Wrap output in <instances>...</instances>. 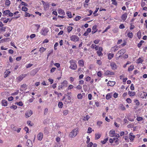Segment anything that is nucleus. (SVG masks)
I'll use <instances>...</instances> for the list:
<instances>
[{
  "label": "nucleus",
  "instance_id": "nucleus-1",
  "mask_svg": "<svg viewBox=\"0 0 147 147\" xmlns=\"http://www.w3.org/2000/svg\"><path fill=\"white\" fill-rule=\"evenodd\" d=\"M78 128H76L73 129L71 131L69 134V136L71 138H73L75 137L78 134Z\"/></svg>",
  "mask_w": 147,
  "mask_h": 147
},
{
  "label": "nucleus",
  "instance_id": "nucleus-2",
  "mask_svg": "<svg viewBox=\"0 0 147 147\" xmlns=\"http://www.w3.org/2000/svg\"><path fill=\"white\" fill-rule=\"evenodd\" d=\"M69 62L71 64V65L69 66V68L73 70L76 69L77 68V65L74 61L73 60H71L69 61Z\"/></svg>",
  "mask_w": 147,
  "mask_h": 147
},
{
  "label": "nucleus",
  "instance_id": "nucleus-3",
  "mask_svg": "<svg viewBox=\"0 0 147 147\" xmlns=\"http://www.w3.org/2000/svg\"><path fill=\"white\" fill-rule=\"evenodd\" d=\"M49 32L48 28L46 27H43L41 30L40 32L41 34L43 36H46L47 35Z\"/></svg>",
  "mask_w": 147,
  "mask_h": 147
},
{
  "label": "nucleus",
  "instance_id": "nucleus-4",
  "mask_svg": "<svg viewBox=\"0 0 147 147\" xmlns=\"http://www.w3.org/2000/svg\"><path fill=\"white\" fill-rule=\"evenodd\" d=\"M70 40L75 42L79 40V38L77 36L73 35L70 37Z\"/></svg>",
  "mask_w": 147,
  "mask_h": 147
},
{
  "label": "nucleus",
  "instance_id": "nucleus-5",
  "mask_svg": "<svg viewBox=\"0 0 147 147\" xmlns=\"http://www.w3.org/2000/svg\"><path fill=\"white\" fill-rule=\"evenodd\" d=\"M33 114V112L32 111L30 110L27 111L25 113V116L26 118H28Z\"/></svg>",
  "mask_w": 147,
  "mask_h": 147
},
{
  "label": "nucleus",
  "instance_id": "nucleus-6",
  "mask_svg": "<svg viewBox=\"0 0 147 147\" xmlns=\"http://www.w3.org/2000/svg\"><path fill=\"white\" fill-rule=\"evenodd\" d=\"M105 74L106 75L112 76L114 75V73L112 71L107 70L105 71Z\"/></svg>",
  "mask_w": 147,
  "mask_h": 147
},
{
  "label": "nucleus",
  "instance_id": "nucleus-7",
  "mask_svg": "<svg viewBox=\"0 0 147 147\" xmlns=\"http://www.w3.org/2000/svg\"><path fill=\"white\" fill-rule=\"evenodd\" d=\"M43 137V134L41 132H39L37 135V138L39 140L41 141Z\"/></svg>",
  "mask_w": 147,
  "mask_h": 147
},
{
  "label": "nucleus",
  "instance_id": "nucleus-8",
  "mask_svg": "<svg viewBox=\"0 0 147 147\" xmlns=\"http://www.w3.org/2000/svg\"><path fill=\"white\" fill-rule=\"evenodd\" d=\"M26 74H22L19 76L17 78V80H18L20 81H21L24 78H25L26 76Z\"/></svg>",
  "mask_w": 147,
  "mask_h": 147
},
{
  "label": "nucleus",
  "instance_id": "nucleus-9",
  "mask_svg": "<svg viewBox=\"0 0 147 147\" xmlns=\"http://www.w3.org/2000/svg\"><path fill=\"white\" fill-rule=\"evenodd\" d=\"M110 65L111 67V69L113 70L116 69L117 68V65L115 63L112 62L110 63Z\"/></svg>",
  "mask_w": 147,
  "mask_h": 147
},
{
  "label": "nucleus",
  "instance_id": "nucleus-10",
  "mask_svg": "<svg viewBox=\"0 0 147 147\" xmlns=\"http://www.w3.org/2000/svg\"><path fill=\"white\" fill-rule=\"evenodd\" d=\"M119 48V46L117 45H116L111 47V51L112 52H115L118 50Z\"/></svg>",
  "mask_w": 147,
  "mask_h": 147
},
{
  "label": "nucleus",
  "instance_id": "nucleus-11",
  "mask_svg": "<svg viewBox=\"0 0 147 147\" xmlns=\"http://www.w3.org/2000/svg\"><path fill=\"white\" fill-rule=\"evenodd\" d=\"M115 132L114 130H111L109 132V136L111 137H112L115 136Z\"/></svg>",
  "mask_w": 147,
  "mask_h": 147
},
{
  "label": "nucleus",
  "instance_id": "nucleus-12",
  "mask_svg": "<svg viewBox=\"0 0 147 147\" xmlns=\"http://www.w3.org/2000/svg\"><path fill=\"white\" fill-rule=\"evenodd\" d=\"M26 145L28 147H32L33 146L32 141L30 140H28L26 142Z\"/></svg>",
  "mask_w": 147,
  "mask_h": 147
},
{
  "label": "nucleus",
  "instance_id": "nucleus-13",
  "mask_svg": "<svg viewBox=\"0 0 147 147\" xmlns=\"http://www.w3.org/2000/svg\"><path fill=\"white\" fill-rule=\"evenodd\" d=\"M127 13H125L123 14L121 16V18L122 20L123 21H125L127 17Z\"/></svg>",
  "mask_w": 147,
  "mask_h": 147
},
{
  "label": "nucleus",
  "instance_id": "nucleus-14",
  "mask_svg": "<svg viewBox=\"0 0 147 147\" xmlns=\"http://www.w3.org/2000/svg\"><path fill=\"white\" fill-rule=\"evenodd\" d=\"M92 34H93L97 31L98 29H97V26L96 25H94L93 26L92 28Z\"/></svg>",
  "mask_w": 147,
  "mask_h": 147
},
{
  "label": "nucleus",
  "instance_id": "nucleus-15",
  "mask_svg": "<svg viewBox=\"0 0 147 147\" xmlns=\"http://www.w3.org/2000/svg\"><path fill=\"white\" fill-rule=\"evenodd\" d=\"M49 128L48 127H45L44 129V132L45 134H48L49 133Z\"/></svg>",
  "mask_w": 147,
  "mask_h": 147
},
{
  "label": "nucleus",
  "instance_id": "nucleus-16",
  "mask_svg": "<svg viewBox=\"0 0 147 147\" xmlns=\"http://www.w3.org/2000/svg\"><path fill=\"white\" fill-rule=\"evenodd\" d=\"M1 104L3 106H7V102L6 100H2Z\"/></svg>",
  "mask_w": 147,
  "mask_h": 147
},
{
  "label": "nucleus",
  "instance_id": "nucleus-17",
  "mask_svg": "<svg viewBox=\"0 0 147 147\" xmlns=\"http://www.w3.org/2000/svg\"><path fill=\"white\" fill-rule=\"evenodd\" d=\"M61 85L63 87H66L67 86L68 84L66 80H65L61 83Z\"/></svg>",
  "mask_w": 147,
  "mask_h": 147
},
{
  "label": "nucleus",
  "instance_id": "nucleus-18",
  "mask_svg": "<svg viewBox=\"0 0 147 147\" xmlns=\"http://www.w3.org/2000/svg\"><path fill=\"white\" fill-rule=\"evenodd\" d=\"M27 89V86L26 84H23L21 86L20 90L23 91V90H25Z\"/></svg>",
  "mask_w": 147,
  "mask_h": 147
},
{
  "label": "nucleus",
  "instance_id": "nucleus-19",
  "mask_svg": "<svg viewBox=\"0 0 147 147\" xmlns=\"http://www.w3.org/2000/svg\"><path fill=\"white\" fill-rule=\"evenodd\" d=\"M58 13L59 14L64 15L65 14L64 11L61 9H59L58 10Z\"/></svg>",
  "mask_w": 147,
  "mask_h": 147
},
{
  "label": "nucleus",
  "instance_id": "nucleus-20",
  "mask_svg": "<svg viewBox=\"0 0 147 147\" xmlns=\"http://www.w3.org/2000/svg\"><path fill=\"white\" fill-rule=\"evenodd\" d=\"M115 82L109 81L107 84L109 86H113L115 84Z\"/></svg>",
  "mask_w": 147,
  "mask_h": 147
},
{
  "label": "nucleus",
  "instance_id": "nucleus-21",
  "mask_svg": "<svg viewBox=\"0 0 147 147\" xmlns=\"http://www.w3.org/2000/svg\"><path fill=\"white\" fill-rule=\"evenodd\" d=\"M125 52L126 50L124 49H122L118 52V53H119L121 55H123L125 53Z\"/></svg>",
  "mask_w": 147,
  "mask_h": 147
},
{
  "label": "nucleus",
  "instance_id": "nucleus-22",
  "mask_svg": "<svg viewBox=\"0 0 147 147\" xmlns=\"http://www.w3.org/2000/svg\"><path fill=\"white\" fill-rule=\"evenodd\" d=\"M101 134L100 133H96L95 134V139L97 140L99 139L101 137Z\"/></svg>",
  "mask_w": 147,
  "mask_h": 147
},
{
  "label": "nucleus",
  "instance_id": "nucleus-23",
  "mask_svg": "<svg viewBox=\"0 0 147 147\" xmlns=\"http://www.w3.org/2000/svg\"><path fill=\"white\" fill-rule=\"evenodd\" d=\"M78 63L81 67H83L84 66V62L82 60H79L78 61Z\"/></svg>",
  "mask_w": 147,
  "mask_h": 147
},
{
  "label": "nucleus",
  "instance_id": "nucleus-24",
  "mask_svg": "<svg viewBox=\"0 0 147 147\" xmlns=\"http://www.w3.org/2000/svg\"><path fill=\"white\" fill-rule=\"evenodd\" d=\"M132 134H133L132 133H130L129 134V139L131 141H133L135 138V136L133 135Z\"/></svg>",
  "mask_w": 147,
  "mask_h": 147
},
{
  "label": "nucleus",
  "instance_id": "nucleus-25",
  "mask_svg": "<svg viewBox=\"0 0 147 147\" xmlns=\"http://www.w3.org/2000/svg\"><path fill=\"white\" fill-rule=\"evenodd\" d=\"M134 66L133 65H131L130 66L128 67V71H132L134 69Z\"/></svg>",
  "mask_w": 147,
  "mask_h": 147
},
{
  "label": "nucleus",
  "instance_id": "nucleus-26",
  "mask_svg": "<svg viewBox=\"0 0 147 147\" xmlns=\"http://www.w3.org/2000/svg\"><path fill=\"white\" fill-rule=\"evenodd\" d=\"M10 73V72L9 71L6 70L5 72V74L4 76V77L5 78H6L7 76H8L9 74Z\"/></svg>",
  "mask_w": 147,
  "mask_h": 147
},
{
  "label": "nucleus",
  "instance_id": "nucleus-27",
  "mask_svg": "<svg viewBox=\"0 0 147 147\" xmlns=\"http://www.w3.org/2000/svg\"><path fill=\"white\" fill-rule=\"evenodd\" d=\"M143 61L144 60L143 59H141V58H139L137 60L136 63L138 64H139L140 63H142Z\"/></svg>",
  "mask_w": 147,
  "mask_h": 147
},
{
  "label": "nucleus",
  "instance_id": "nucleus-28",
  "mask_svg": "<svg viewBox=\"0 0 147 147\" xmlns=\"http://www.w3.org/2000/svg\"><path fill=\"white\" fill-rule=\"evenodd\" d=\"M127 36L129 38H132L133 36V34L131 32H129L127 34Z\"/></svg>",
  "mask_w": 147,
  "mask_h": 147
},
{
  "label": "nucleus",
  "instance_id": "nucleus-29",
  "mask_svg": "<svg viewBox=\"0 0 147 147\" xmlns=\"http://www.w3.org/2000/svg\"><path fill=\"white\" fill-rule=\"evenodd\" d=\"M113 138V142H115L116 144H118L119 142H118L119 139L117 138Z\"/></svg>",
  "mask_w": 147,
  "mask_h": 147
},
{
  "label": "nucleus",
  "instance_id": "nucleus-30",
  "mask_svg": "<svg viewBox=\"0 0 147 147\" xmlns=\"http://www.w3.org/2000/svg\"><path fill=\"white\" fill-rule=\"evenodd\" d=\"M44 8L45 10H47L49 9V5L48 3H46L44 5Z\"/></svg>",
  "mask_w": 147,
  "mask_h": 147
},
{
  "label": "nucleus",
  "instance_id": "nucleus-31",
  "mask_svg": "<svg viewBox=\"0 0 147 147\" xmlns=\"http://www.w3.org/2000/svg\"><path fill=\"white\" fill-rule=\"evenodd\" d=\"M114 56V54L113 53H109L108 55V59H111Z\"/></svg>",
  "mask_w": 147,
  "mask_h": 147
},
{
  "label": "nucleus",
  "instance_id": "nucleus-32",
  "mask_svg": "<svg viewBox=\"0 0 147 147\" xmlns=\"http://www.w3.org/2000/svg\"><path fill=\"white\" fill-rule=\"evenodd\" d=\"M11 127L13 131H16L17 128L14 125H11Z\"/></svg>",
  "mask_w": 147,
  "mask_h": 147
},
{
  "label": "nucleus",
  "instance_id": "nucleus-33",
  "mask_svg": "<svg viewBox=\"0 0 147 147\" xmlns=\"http://www.w3.org/2000/svg\"><path fill=\"white\" fill-rule=\"evenodd\" d=\"M128 94L130 96H133L135 94L134 92L129 91L128 92Z\"/></svg>",
  "mask_w": 147,
  "mask_h": 147
},
{
  "label": "nucleus",
  "instance_id": "nucleus-34",
  "mask_svg": "<svg viewBox=\"0 0 147 147\" xmlns=\"http://www.w3.org/2000/svg\"><path fill=\"white\" fill-rule=\"evenodd\" d=\"M144 42V41H143V40H141L140 42H139V43L138 45V47H139V48H140L142 45V43H143Z\"/></svg>",
  "mask_w": 147,
  "mask_h": 147
},
{
  "label": "nucleus",
  "instance_id": "nucleus-35",
  "mask_svg": "<svg viewBox=\"0 0 147 147\" xmlns=\"http://www.w3.org/2000/svg\"><path fill=\"white\" fill-rule=\"evenodd\" d=\"M46 50V48H44V47H42L40 48L39 51L41 53H42Z\"/></svg>",
  "mask_w": 147,
  "mask_h": 147
},
{
  "label": "nucleus",
  "instance_id": "nucleus-36",
  "mask_svg": "<svg viewBox=\"0 0 147 147\" xmlns=\"http://www.w3.org/2000/svg\"><path fill=\"white\" fill-rule=\"evenodd\" d=\"M137 36L138 38L140 39L141 37V33L140 31H139L137 33Z\"/></svg>",
  "mask_w": 147,
  "mask_h": 147
},
{
  "label": "nucleus",
  "instance_id": "nucleus-37",
  "mask_svg": "<svg viewBox=\"0 0 147 147\" xmlns=\"http://www.w3.org/2000/svg\"><path fill=\"white\" fill-rule=\"evenodd\" d=\"M67 16L69 18H72V16L71 15V12L69 11H68L67 12Z\"/></svg>",
  "mask_w": 147,
  "mask_h": 147
},
{
  "label": "nucleus",
  "instance_id": "nucleus-38",
  "mask_svg": "<svg viewBox=\"0 0 147 147\" xmlns=\"http://www.w3.org/2000/svg\"><path fill=\"white\" fill-rule=\"evenodd\" d=\"M58 107L60 108H61L62 107L63 104L61 102H59L58 103Z\"/></svg>",
  "mask_w": 147,
  "mask_h": 147
},
{
  "label": "nucleus",
  "instance_id": "nucleus-39",
  "mask_svg": "<svg viewBox=\"0 0 147 147\" xmlns=\"http://www.w3.org/2000/svg\"><path fill=\"white\" fill-rule=\"evenodd\" d=\"M73 28L71 26H68L67 28V32L69 33L72 30Z\"/></svg>",
  "mask_w": 147,
  "mask_h": 147
},
{
  "label": "nucleus",
  "instance_id": "nucleus-40",
  "mask_svg": "<svg viewBox=\"0 0 147 147\" xmlns=\"http://www.w3.org/2000/svg\"><path fill=\"white\" fill-rule=\"evenodd\" d=\"M111 97V95L110 93L108 94L106 96V98L107 100H109Z\"/></svg>",
  "mask_w": 147,
  "mask_h": 147
},
{
  "label": "nucleus",
  "instance_id": "nucleus-41",
  "mask_svg": "<svg viewBox=\"0 0 147 147\" xmlns=\"http://www.w3.org/2000/svg\"><path fill=\"white\" fill-rule=\"evenodd\" d=\"M130 30H132L134 29V28H135V26L132 24V23H131L130 24Z\"/></svg>",
  "mask_w": 147,
  "mask_h": 147
},
{
  "label": "nucleus",
  "instance_id": "nucleus-42",
  "mask_svg": "<svg viewBox=\"0 0 147 147\" xmlns=\"http://www.w3.org/2000/svg\"><path fill=\"white\" fill-rule=\"evenodd\" d=\"M11 2L9 0H6L5 1V5H6L9 6Z\"/></svg>",
  "mask_w": 147,
  "mask_h": 147
},
{
  "label": "nucleus",
  "instance_id": "nucleus-43",
  "mask_svg": "<svg viewBox=\"0 0 147 147\" xmlns=\"http://www.w3.org/2000/svg\"><path fill=\"white\" fill-rule=\"evenodd\" d=\"M10 11L9 10H6L3 11V13L5 15H7V14H9V13H10Z\"/></svg>",
  "mask_w": 147,
  "mask_h": 147
},
{
  "label": "nucleus",
  "instance_id": "nucleus-44",
  "mask_svg": "<svg viewBox=\"0 0 147 147\" xmlns=\"http://www.w3.org/2000/svg\"><path fill=\"white\" fill-rule=\"evenodd\" d=\"M116 59H118L122 55H121L118 52L116 55Z\"/></svg>",
  "mask_w": 147,
  "mask_h": 147
},
{
  "label": "nucleus",
  "instance_id": "nucleus-45",
  "mask_svg": "<svg viewBox=\"0 0 147 147\" xmlns=\"http://www.w3.org/2000/svg\"><path fill=\"white\" fill-rule=\"evenodd\" d=\"M22 10L23 11H26L28 10V8L25 6H23L22 8Z\"/></svg>",
  "mask_w": 147,
  "mask_h": 147
},
{
  "label": "nucleus",
  "instance_id": "nucleus-46",
  "mask_svg": "<svg viewBox=\"0 0 147 147\" xmlns=\"http://www.w3.org/2000/svg\"><path fill=\"white\" fill-rule=\"evenodd\" d=\"M108 138L105 139L103 141H102V143L103 144H105L107 142V141L108 140Z\"/></svg>",
  "mask_w": 147,
  "mask_h": 147
},
{
  "label": "nucleus",
  "instance_id": "nucleus-47",
  "mask_svg": "<svg viewBox=\"0 0 147 147\" xmlns=\"http://www.w3.org/2000/svg\"><path fill=\"white\" fill-rule=\"evenodd\" d=\"M9 20V22H11V19L10 20H9V18H7L5 20H3V22L4 23H7V22H8V21Z\"/></svg>",
  "mask_w": 147,
  "mask_h": 147
},
{
  "label": "nucleus",
  "instance_id": "nucleus-48",
  "mask_svg": "<svg viewBox=\"0 0 147 147\" xmlns=\"http://www.w3.org/2000/svg\"><path fill=\"white\" fill-rule=\"evenodd\" d=\"M68 113V110H65L63 111V114L64 115H66Z\"/></svg>",
  "mask_w": 147,
  "mask_h": 147
},
{
  "label": "nucleus",
  "instance_id": "nucleus-49",
  "mask_svg": "<svg viewBox=\"0 0 147 147\" xmlns=\"http://www.w3.org/2000/svg\"><path fill=\"white\" fill-rule=\"evenodd\" d=\"M111 1L112 2V4L115 5H117V2L116 1V0H111Z\"/></svg>",
  "mask_w": 147,
  "mask_h": 147
},
{
  "label": "nucleus",
  "instance_id": "nucleus-50",
  "mask_svg": "<svg viewBox=\"0 0 147 147\" xmlns=\"http://www.w3.org/2000/svg\"><path fill=\"white\" fill-rule=\"evenodd\" d=\"M32 15L31 14L30 15V13H28L27 12H26L25 14V16L26 17H29L31 16H32Z\"/></svg>",
  "mask_w": 147,
  "mask_h": 147
},
{
  "label": "nucleus",
  "instance_id": "nucleus-51",
  "mask_svg": "<svg viewBox=\"0 0 147 147\" xmlns=\"http://www.w3.org/2000/svg\"><path fill=\"white\" fill-rule=\"evenodd\" d=\"M92 128L90 127H89L88 128L87 133L90 134L92 132Z\"/></svg>",
  "mask_w": 147,
  "mask_h": 147
},
{
  "label": "nucleus",
  "instance_id": "nucleus-52",
  "mask_svg": "<svg viewBox=\"0 0 147 147\" xmlns=\"http://www.w3.org/2000/svg\"><path fill=\"white\" fill-rule=\"evenodd\" d=\"M77 97L78 99H81L82 97V96L81 94H78L77 96Z\"/></svg>",
  "mask_w": 147,
  "mask_h": 147
},
{
  "label": "nucleus",
  "instance_id": "nucleus-53",
  "mask_svg": "<svg viewBox=\"0 0 147 147\" xmlns=\"http://www.w3.org/2000/svg\"><path fill=\"white\" fill-rule=\"evenodd\" d=\"M97 54L99 56H100L102 55V52H101L100 51H97Z\"/></svg>",
  "mask_w": 147,
  "mask_h": 147
},
{
  "label": "nucleus",
  "instance_id": "nucleus-54",
  "mask_svg": "<svg viewBox=\"0 0 147 147\" xmlns=\"http://www.w3.org/2000/svg\"><path fill=\"white\" fill-rule=\"evenodd\" d=\"M81 18V17L79 16H77L75 18V20L76 21H78Z\"/></svg>",
  "mask_w": 147,
  "mask_h": 147
},
{
  "label": "nucleus",
  "instance_id": "nucleus-55",
  "mask_svg": "<svg viewBox=\"0 0 147 147\" xmlns=\"http://www.w3.org/2000/svg\"><path fill=\"white\" fill-rule=\"evenodd\" d=\"M73 88V85L70 84V85L67 88V89L68 90L71 89H72Z\"/></svg>",
  "mask_w": 147,
  "mask_h": 147
},
{
  "label": "nucleus",
  "instance_id": "nucleus-56",
  "mask_svg": "<svg viewBox=\"0 0 147 147\" xmlns=\"http://www.w3.org/2000/svg\"><path fill=\"white\" fill-rule=\"evenodd\" d=\"M91 78L89 76H87L86 78V80L87 82L91 80Z\"/></svg>",
  "mask_w": 147,
  "mask_h": 147
},
{
  "label": "nucleus",
  "instance_id": "nucleus-57",
  "mask_svg": "<svg viewBox=\"0 0 147 147\" xmlns=\"http://www.w3.org/2000/svg\"><path fill=\"white\" fill-rule=\"evenodd\" d=\"M97 76L99 77H101L102 76L101 72L100 71H98L97 73Z\"/></svg>",
  "mask_w": 147,
  "mask_h": 147
},
{
  "label": "nucleus",
  "instance_id": "nucleus-58",
  "mask_svg": "<svg viewBox=\"0 0 147 147\" xmlns=\"http://www.w3.org/2000/svg\"><path fill=\"white\" fill-rule=\"evenodd\" d=\"M16 104H17V105L20 106H21L23 105V103H22V102L20 101L19 102H17L16 103Z\"/></svg>",
  "mask_w": 147,
  "mask_h": 147
},
{
  "label": "nucleus",
  "instance_id": "nucleus-59",
  "mask_svg": "<svg viewBox=\"0 0 147 147\" xmlns=\"http://www.w3.org/2000/svg\"><path fill=\"white\" fill-rule=\"evenodd\" d=\"M71 94V93L70 92L69 93V94L68 95H67V99L68 100H70L71 99V97L70 96Z\"/></svg>",
  "mask_w": 147,
  "mask_h": 147
},
{
  "label": "nucleus",
  "instance_id": "nucleus-60",
  "mask_svg": "<svg viewBox=\"0 0 147 147\" xmlns=\"http://www.w3.org/2000/svg\"><path fill=\"white\" fill-rule=\"evenodd\" d=\"M93 145V143L92 142H90L87 145V147H92Z\"/></svg>",
  "mask_w": 147,
  "mask_h": 147
},
{
  "label": "nucleus",
  "instance_id": "nucleus-61",
  "mask_svg": "<svg viewBox=\"0 0 147 147\" xmlns=\"http://www.w3.org/2000/svg\"><path fill=\"white\" fill-rule=\"evenodd\" d=\"M130 89L131 90H133L134 89V85L133 84H131L130 87Z\"/></svg>",
  "mask_w": 147,
  "mask_h": 147
},
{
  "label": "nucleus",
  "instance_id": "nucleus-62",
  "mask_svg": "<svg viewBox=\"0 0 147 147\" xmlns=\"http://www.w3.org/2000/svg\"><path fill=\"white\" fill-rule=\"evenodd\" d=\"M17 106L16 105H13L12 106L10 107V108L11 109H14L15 110L17 108Z\"/></svg>",
  "mask_w": 147,
  "mask_h": 147
},
{
  "label": "nucleus",
  "instance_id": "nucleus-63",
  "mask_svg": "<svg viewBox=\"0 0 147 147\" xmlns=\"http://www.w3.org/2000/svg\"><path fill=\"white\" fill-rule=\"evenodd\" d=\"M125 28V26L123 24H121L119 26V28L120 29H123Z\"/></svg>",
  "mask_w": 147,
  "mask_h": 147
},
{
  "label": "nucleus",
  "instance_id": "nucleus-64",
  "mask_svg": "<svg viewBox=\"0 0 147 147\" xmlns=\"http://www.w3.org/2000/svg\"><path fill=\"white\" fill-rule=\"evenodd\" d=\"M56 68L55 67H53L51 70V73L53 72L56 70Z\"/></svg>",
  "mask_w": 147,
  "mask_h": 147
}]
</instances>
